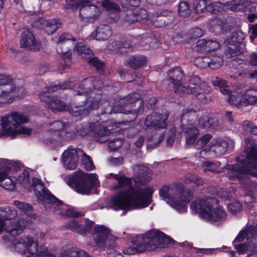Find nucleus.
Segmentation results:
<instances>
[{"label": "nucleus", "mask_w": 257, "mask_h": 257, "mask_svg": "<svg viewBox=\"0 0 257 257\" xmlns=\"http://www.w3.org/2000/svg\"><path fill=\"white\" fill-rule=\"evenodd\" d=\"M153 188L129 186L126 190L120 191L110 198L108 208L115 211L122 210V214L134 209L147 207L152 202Z\"/></svg>", "instance_id": "nucleus-1"}, {"label": "nucleus", "mask_w": 257, "mask_h": 257, "mask_svg": "<svg viewBox=\"0 0 257 257\" xmlns=\"http://www.w3.org/2000/svg\"><path fill=\"white\" fill-rule=\"evenodd\" d=\"M190 208L195 211H197L199 209L201 217L209 221L222 220L226 215L225 211L219 206L218 201L213 197L200 199L199 203L193 201Z\"/></svg>", "instance_id": "nucleus-2"}, {"label": "nucleus", "mask_w": 257, "mask_h": 257, "mask_svg": "<svg viewBox=\"0 0 257 257\" xmlns=\"http://www.w3.org/2000/svg\"><path fill=\"white\" fill-rule=\"evenodd\" d=\"M175 241L164 232L153 229L142 236H137L132 239L133 245L138 248L144 249L146 246L156 248L158 246L166 248L169 244H173Z\"/></svg>", "instance_id": "nucleus-3"}, {"label": "nucleus", "mask_w": 257, "mask_h": 257, "mask_svg": "<svg viewBox=\"0 0 257 257\" xmlns=\"http://www.w3.org/2000/svg\"><path fill=\"white\" fill-rule=\"evenodd\" d=\"M26 93L22 86L16 88L13 80L10 76L0 73V106L12 103L16 97L19 98Z\"/></svg>", "instance_id": "nucleus-4"}, {"label": "nucleus", "mask_w": 257, "mask_h": 257, "mask_svg": "<svg viewBox=\"0 0 257 257\" xmlns=\"http://www.w3.org/2000/svg\"><path fill=\"white\" fill-rule=\"evenodd\" d=\"M86 96V98L82 104L68 106V110L70 114L81 118L88 115L92 110L97 109L99 107L102 101L101 91H92Z\"/></svg>", "instance_id": "nucleus-5"}, {"label": "nucleus", "mask_w": 257, "mask_h": 257, "mask_svg": "<svg viewBox=\"0 0 257 257\" xmlns=\"http://www.w3.org/2000/svg\"><path fill=\"white\" fill-rule=\"evenodd\" d=\"M140 94L134 92L130 93L118 102L119 112L134 115L133 119L142 115L144 112V101Z\"/></svg>", "instance_id": "nucleus-6"}, {"label": "nucleus", "mask_w": 257, "mask_h": 257, "mask_svg": "<svg viewBox=\"0 0 257 257\" xmlns=\"http://www.w3.org/2000/svg\"><path fill=\"white\" fill-rule=\"evenodd\" d=\"M68 185L77 193L87 195L95 187L96 181L90 175L80 171L74 172L68 178Z\"/></svg>", "instance_id": "nucleus-7"}, {"label": "nucleus", "mask_w": 257, "mask_h": 257, "mask_svg": "<svg viewBox=\"0 0 257 257\" xmlns=\"http://www.w3.org/2000/svg\"><path fill=\"white\" fill-rule=\"evenodd\" d=\"M50 126L53 136L50 140L51 143L62 145L63 143L72 141L76 138L75 131L67 129V122L57 120L51 123Z\"/></svg>", "instance_id": "nucleus-8"}, {"label": "nucleus", "mask_w": 257, "mask_h": 257, "mask_svg": "<svg viewBox=\"0 0 257 257\" xmlns=\"http://www.w3.org/2000/svg\"><path fill=\"white\" fill-rule=\"evenodd\" d=\"M1 213L3 214L7 220H10L6 223L5 229L6 232L11 235L16 236L20 234L23 229L27 226L28 221L23 218H19L16 221L12 220L17 215V211L15 209L7 206L4 208H2Z\"/></svg>", "instance_id": "nucleus-9"}, {"label": "nucleus", "mask_w": 257, "mask_h": 257, "mask_svg": "<svg viewBox=\"0 0 257 257\" xmlns=\"http://www.w3.org/2000/svg\"><path fill=\"white\" fill-rule=\"evenodd\" d=\"M93 230V240L98 246L112 249L116 246V237L110 235V231L108 228L103 225H96Z\"/></svg>", "instance_id": "nucleus-10"}, {"label": "nucleus", "mask_w": 257, "mask_h": 257, "mask_svg": "<svg viewBox=\"0 0 257 257\" xmlns=\"http://www.w3.org/2000/svg\"><path fill=\"white\" fill-rule=\"evenodd\" d=\"M32 186L35 195L39 200L58 206L63 205V202L61 200L52 194L47 188L44 187V183L41 179L37 178H33Z\"/></svg>", "instance_id": "nucleus-11"}, {"label": "nucleus", "mask_w": 257, "mask_h": 257, "mask_svg": "<svg viewBox=\"0 0 257 257\" xmlns=\"http://www.w3.org/2000/svg\"><path fill=\"white\" fill-rule=\"evenodd\" d=\"M249 166L248 161L246 165L240 166L237 164L228 166L227 176L229 180L233 184H236V181L241 183L246 174H250L257 178V172H253Z\"/></svg>", "instance_id": "nucleus-12"}, {"label": "nucleus", "mask_w": 257, "mask_h": 257, "mask_svg": "<svg viewBox=\"0 0 257 257\" xmlns=\"http://www.w3.org/2000/svg\"><path fill=\"white\" fill-rule=\"evenodd\" d=\"M69 6L73 9L80 8V15L84 19H94L99 15L97 7L87 0H73Z\"/></svg>", "instance_id": "nucleus-13"}, {"label": "nucleus", "mask_w": 257, "mask_h": 257, "mask_svg": "<svg viewBox=\"0 0 257 257\" xmlns=\"http://www.w3.org/2000/svg\"><path fill=\"white\" fill-rule=\"evenodd\" d=\"M103 88V82L99 78L91 76L82 80L77 88L76 93L87 95L92 91L100 92Z\"/></svg>", "instance_id": "nucleus-14"}, {"label": "nucleus", "mask_w": 257, "mask_h": 257, "mask_svg": "<svg viewBox=\"0 0 257 257\" xmlns=\"http://www.w3.org/2000/svg\"><path fill=\"white\" fill-rule=\"evenodd\" d=\"M74 85L70 80L65 81L58 84H52L50 86H46L43 88L42 91L40 93L39 98L42 102H45L48 104L49 100L51 99L50 93L58 90H64L72 89Z\"/></svg>", "instance_id": "nucleus-15"}, {"label": "nucleus", "mask_w": 257, "mask_h": 257, "mask_svg": "<svg viewBox=\"0 0 257 257\" xmlns=\"http://www.w3.org/2000/svg\"><path fill=\"white\" fill-rule=\"evenodd\" d=\"M1 124L2 128V132L0 133L1 137H11L14 138L18 134L30 135L31 134V129L21 125L19 128L12 129L10 126L8 117H2Z\"/></svg>", "instance_id": "nucleus-16"}, {"label": "nucleus", "mask_w": 257, "mask_h": 257, "mask_svg": "<svg viewBox=\"0 0 257 257\" xmlns=\"http://www.w3.org/2000/svg\"><path fill=\"white\" fill-rule=\"evenodd\" d=\"M75 51L90 64H104L97 57L95 56L88 46L81 42H77L74 47Z\"/></svg>", "instance_id": "nucleus-17"}, {"label": "nucleus", "mask_w": 257, "mask_h": 257, "mask_svg": "<svg viewBox=\"0 0 257 257\" xmlns=\"http://www.w3.org/2000/svg\"><path fill=\"white\" fill-rule=\"evenodd\" d=\"M167 118V114L153 112L146 118L144 122L145 126L155 129L165 128L167 125L166 122Z\"/></svg>", "instance_id": "nucleus-18"}, {"label": "nucleus", "mask_w": 257, "mask_h": 257, "mask_svg": "<svg viewBox=\"0 0 257 257\" xmlns=\"http://www.w3.org/2000/svg\"><path fill=\"white\" fill-rule=\"evenodd\" d=\"M169 79L173 85L175 93H180L185 90V86L182 85L184 76L183 70L180 66H176L168 72Z\"/></svg>", "instance_id": "nucleus-19"}, {"label": "nucleus", "mask_w": 257, "mask_h": 257, "mask_svg": "<svg viewBox=\"0 0 257 257\" xmlns=\"http://www.w3.org/2000/svg\"><path fill=\"white\" fill-rule=\"evenodd\" d=\"M64 166L69 170L76 168L79 160L78 153L76 149L69 146L62 155Z\"/></svg>", "instance_id": "nucleus-20"}, {"label": "nucleus", "mask_w": 257, "mask_h": 257, "mask_svg": "<svg viewBox=\"0 0 257 257\" xmlns=\"http://www.w3.org/2000/svg\"><path fill=\"white\" fill-rule=\"evenodd\" d=\"M20 43L21 47L27 50L37 51L40 48V43L36 40L32 32L28 30L23 32Z\"/></svg>", "instance_id": "nucleus-21"}, {"label": "nucleus", "mask_w": 257, "mask_h": 257, "mask_svg": "<svg viewBox=\"0 0 257 257\" xmlns=\"http://www.w3.org/2000/svg\"><path fill=\"white\" fill-rule=\"evenodd\" d=\"M181 126L182 131L185 134L186 144L188 146L194 145L199 133L198 128L192 123H188V124L182 123Z\"/></svg>", "instance_id": "nucleus-22"}, {"label": "nucleus", "mask_w": 257, "mask_h": 257, "mask_svg": "<svg viewBox=\"0 0 257 257\" xmlns=\"http://www.w3.org/2000/svg\"><path fill=\"white\" fill-rule=\"evenodd\" d=\"M189 83L194 85V86L185 87V90L180 93H191L196 94V96L197 99H200L203 98L205 97L204 93L202 92V89L200 88V84L201 82L200 79L195 75L191 76L188 78Z\"/></svg>", "instance_id": "nucleus-23"}, {"label": "nucleus", "mask_w": 257, "mask_h": 257, "mask_svg": "<svg viewBox=\"0 0 257 257\" xmlns=\"http://www.w3.org/2000/svg\"><path fill=\"white\" fill-rule=\"evenodd\" d=\"M210 148L216 156H222L227 152L228 143L222 138H215L211 141Z\"/></svg>", "instance_id": "nucleus-24"}, {"label": "nucleus", "mask_w": 257, "mask_h": 257, "mask_svg": "<svg viewBox=\"0 0 257 257\" xmlns=\"http://www.w3.org/2000/svg\"><path fill=\"white\" fill-rule=\"evenodd\" d=\"M111 35V31L108 25H100L98 27L95 32L92 33L89 36V40H105Z\"/></svg>", "instance_id": "nucleus-25"}, {"label": "nucleus", "mask_w": 257, "mask_h": 257, "mask_svg": "<svg viewBox=\"0 0 257 257\" xmlns=\"http://www.w3.org/2000/svg\"><path fill=\"white\" fill-rule=\"evenodd\" d=\"M71 105H66V103L62 101L61 98L58 96H52L48 104L49 108L54 112L63 111L66 109L68 111V106H70Z\"/></svg>", "instance_id": "nucleus-26"}, {"label": "nucleus", "mask_w": 257, "mask_h": 257, "mask_svg": "<svg viewBox=\"0 0 257 257\" xmlns=\"http://www.w3.org/2000/svg\"><path fill=\"white\" fill-rule=\"evenodd\" d=\"M102 6L108 12V15L113 21H116L118 19L120 9L116 4L109 0H103Z\"/></svg>", "instance_id": "nucleus-27"}, {"label": "nucleus", "mask_w": 257, "mask_h": 257, "mask_svg": "<svg viewBox=\"0 0 257 257\" xmlns=\"http://www.w3.org/2000/svg\"><path fill=\"white\" fill-rule=\"evenodd\" d=\"M108 49L111 51L118 50L121 54H125L132 51L133 46L128 41L123 43L112 42L109 45Z\"/></svg>", "instance_id": "nucleus-28"}, {"label": "nucleus", "mask_w": 257, "mask_h": 257, "mask_svg": "<svg viewBox=\"0 0 257 257\" xmlns=\"http://www.w3.org/2000/svg\"><path fill=\"white\" fill-rule=\"evenodd\" d=\"M173 187L179 192V199L180 200L185 203L190 202L193 197L192 193L190 190L185 189L181 183H174Z\"/></svg>", "instance_id": "nucleus-29"}, {"label": "nucleus", "mask_w": 257, "mask_h": 257, "mask_svg": "<svg viewBox=\"0 0 257 257\" xmlns=\"http://www.w3.org/2000/svg\"><path fill=\"white\" fill-rule=\"evenodd\" d=\"M198 122V125L203 128H213L219 125L217 118L209 117L207 114H203L199 118Z\"/></svg>", "instance_id": "nucleus-30"}, {"label": "nucleus", "mask_w": 257, "mask_h": 257, "mask_svg": "<svg viewBox=\"0 0 257 257\" xmlns=\"http://www.w3.org/2000/svg\"><path fill=\"white\" fill-rule=\"evenodd\" d=\"M11 115L14 122H11L9 120V116H5L4 117H8V122L12 129L19 128L20 125L28 122L27 117L24 116L22 114H20L18 112H12Z\"/></svg>", "instance_id": "nucleus-31"}, {"label": "nucleus", "mask_w": 257, "mask_h": 257, "mask_svg": "<svg viewBox=\"0 0 257 257\" xmlns=\"http://www.w3.org/2000/svg\"><path fill=\"white\" fill-rule=\"evenodd\" d=\"M135 13L131 12L126 14V20L130 23H134L137 21H142L148 17L147 11L144 9H138Z\"/></svg>", "instance_id": "nucleus-32"}, {"label": "nucleus", "mask_w": 257, "mask_h": 257, "mask_svg": "<svg viewBox=\"0 0 257 257\" xmlns=\"http://www.w3.org/2000/svg\"><path fill=\"white\" fill-rule=\"evenodd\" d=\"M109 175L112 178L117 181V184L114 185L113 187L115 189L129 186L132 181L131 178L127 177L123 174L119 175V174L110 173Z\"/></svg>", "instance_id": "nucleus-33"}, {"label": "nucleus", "mask_w": 257, "mask_h": 257, "mask_svg": "<svg viewBox=\"0 0 257 257\" xmlns=\"http://www.w3.org/2000/svg\"><path fill=\"white\" fill-rule=\"evenodd\" d=\"M244 228L250 240H255L257 238V216L253 218L251 224H246Z\"/></svg>", "instance_id": "nucleus-34"}, {"label": "nucleus", "mask_w": 257, "mask_h": 257, "mask_svg": "<svg viewBox=\"0 0 257 257\" xmlns=\"http://www.w3.org/2000/svg\"><path fill=\"white\" fill-rule=\"evenodd\" d=\"M93 122H90L88 124L86 123L79 124L75 128L76 132L75 133L82 137L86 136L92 132V130L94 127Z\"/></svg>", "instance_id": "nucleus-35"}, {"label": "nucleus", "mask_w": 257, "mask_h": 257, "mask_svg": "<svg viewBox=\"0 0 257 257\" xmlns=\"http://www.w3.org/2000/svg\"><path fill=\"white\" fill-rule=\"evenodd\" d=\"M27 241L26 249L32 255L37 257L39 253L38 242L34 241L33 237L30 236L27 237Z\"/></svg>", "instance_id": "nucleus-36"}, {"label": "nucleus", "mask_w": 257, "mask_h": 257, "mask_svg": "<svg viewBox=\"0 0 257 257\" xmlns=\"http://www.w3.org/2000/svg\"><path fill=\"white\" fill-rule=\"evenodd\" d=\"M100 143L109 141L108 147L111 151H115L119 149L123 145V140L119 138H115L112 140L108 138H102L101 140H97Z\"/></svg>", "instance_id": "nucleus-37"}, {"label": "nucleus", "mask_w": 257, "mask_h": 257, "mask_svg": "<svg viewBox=\"0 0 257 257\" xmlns=\"http://www.w3.org/2000/svg\"><path fill=\"white\" fill-rule=\"evenodd\" d=\"M212 136L211 134H206L205 135H203L200 138H199V140L197 141V143H196L195 145V148L196 149L200 150L202 149L200 152V155L204 153H205L206 150L203 149L206 145L208 144V143L212 139Z\"/></svg>", "instance_id": "nucleus-38"}, {"label": "nucleus", "mask_w": 257, "mask_h": 257, "mask_svg": "<svg viewBox=\"0 0 257 257\" xmlns=\"http://www.w3.org/2000/svg\"><path fill=\"white\" fill-rule=\"evenodd\" d=\"M229 102L237 107L244 106L243 93L235 92L234 94H231L228 99Z\"/></svg>", "instance_id": "nucleus-39"}, {"label": "nucleus", "mask_w": 257, "mask_h": 257, "mask_svg": "<svg viewBox=\"0 0 257 257\" xmlns=\"http://www.w3.org/2000/svg\"><path fill=\"white\" fill-rule=\"evenodd\" d=\"M42 23L44 25V30L49 35L53 33L58 28V24L56 20L42 19Z\"/></svg>", "instance_id": "nucleus-40"}, {"label": "nucleus", "mask_w": 257, "mask_h": 257, "mask_svg": "<svg viewBox=\"0 0 257 257\" xmlns=\"http://www.w3.org/2000/svg\"><path fill=\"white\" fill-rule=\"evenodd\" d=\"M183 181L186 184L194 183L197 187L203 186L202 178L195 174H187L183 179Z\"/></svg>", "instance_id": "nucleus-41"}, {"label": "nucleus", "mask_w": 257, "mask_h": 257, "mask_svg": "<svg viewBox=\"0 0 257 257\" xmlns=\"http://www.w3.org/2000/svg\"><path fill=\"white\" fill-rule=\"evenodd\" d=\"M246 159L248 161L249 166L253 169H257V149L255 147L250 148Z\"/></svg>", "instance_id": "nucleus-42"}, {"label": "nucleus", "mask_w": 257, "mask_h": 257, "mask_svg": "<svg viewBox=\"0 0 257 257\" xmlns=\"http://www.w3.org/2000/svg\"><path fill=\"white\" fill-rule=\"evenodd\" d=\"M94 125L92 132L97 135L99 137H107L112 133L111 130H108L105 126L98 123H93Z\"/></svg>", "instance_id": "nucleus-43"}, {"label": "nucleus", "mask_w": 257, "mask_h": 257, "mask_svg": "<svg viewBox=\"0 0 257 257\" xmlns=\"http://www.w3.org/2000/svg\"><path fill=\"white\" fill-rule=\"evenodd\" d=\"M57 53L60 55L61 58L66 63H75L74 57L72 56V53L66 47L63 49L57 48Z\"/></svg>", "instance_id": "nucleus-44"}, {"label": "nucleus", "mask_w": 257, "mask_h": 257, "mask_svg": "<svg viewBox=\"0 0 257 257\" xmlns=\"http://www.w3.org/2000/svg\"><path fill=\"white\" fill-rule=\"evenodd\" d=\"M244 106L248 104H255L257 103V95L253 94V91H248L243 93Z\"/></svg>", "instance_id": "nucleus-45"}, {"label": "nucleus", "mask_w": 257, "mask_h": 257, "mask_svg": "<svg viewBox=\"0 0 257 257\" xmlns=\"http://www.w3.org/2000/svg\"><path fill=\"white\" fill-rule=\"evenodd\" d=\"M148 62V58L143 55L132 56L128 60V64H144Z\"/></svg>", "instance_id": "nucleus-46"}, {"label": "nucleus", "mask_w": 257, "mask_h": 257, "mask_svg": "<svg viewBox=\"0 0 257 257\" xmlns=\"http://www.w3.org/2000/svg\"><path fill=\"white\" fill-rule=\"evenodd\" d=\"M227 52L230 54V57L239 55L243 52L241 45L238 42L234 44H229L228 46Z\"/></svg>", "instance_id": "nucleus-47"}, {"label": "nucleus", "mask_w": 257, "mask_h": 257, "mask_svg": "<svg viewBox=\"0 0 257 257\" xmlns=\"http://www.w3.org/2000/svg\"><path fill=\"white\" fill-rule=\"evenodd\" d=\"M81 162L84 166V168L87 171H91L95 168V166L91 157L85 153L82 156Z\"/></svg>", "instance_id": "nucleus-48"}, {"label": "nucleus", "mask_w": 257, "mask_h": 257, "mask_svg": "<svg viewBox=\"0 0 257 257\" xmlns=\"http://www.w3.org/2000/svg\"><path fill=\"white\" fill-rule=\"evenodd\" d=\"M178 13L182 17L188 16L191 13L189 5L185 2H181L178 7Z\"/></svg>", "instance_id": "nucleus-49"}, {"label": "nucleus", "mask_w": 257, "mask_h": 257, "mask_svg": "<svg viewBox=\"0 0 257 257\" xmlns=\"http://www.w3.org/2000/svg\"><path fill=\"white\" fill-rule=\"evenodd\" d=\"M94 222L90 220L88 218L85 219L84 224H81L80 230H79V233L83 235H86V234L89 232L93 226Z\"/></svg>", "instance_id": "nucleus-50"}, {"label": "nucleus", "mask_w": 257, "mask_h": 257, "mask_svg": "<svg viewBox=\"0 0 257 257\" xmlns=\"http://www.w3.org/2000/svg\"><path fill=\"white\" fill-rule=\"evenodd\" d=\"M252 243L246 244L242 243H233L234 248L237 251L239 254H244L249 250L250 251Z\"/></svg>", "instance_id": "nucleus-51"}, {"label": "nucleus", "mask_w": 257, "mask_h": 257, "mask_svg": "<svg viewBox=\"0 0 257 257\" xmlns=\"http://www.w3.org/2000/svg\"><path fill=\"white\" fill-rule=\"evenodd\" d=\"M7 180L2 183V186L5 189L9 191H13L15 190L17 183V179L15 177L7 178Z\"/></svg>", "instance_id": "nucleus-52"}, {"label": "nucleus", "mask_w": 257, "mask_h": 257, "mask_svg": "<svg viewBox=\"0 0 257 257\" xmlns=\"http://www.w3.org/2000/svg\"><path fill=\"white\" fill-rule=\"evenodd\" d=\"M81 224L75 219L67 221L65 224V227L67 229H69L74 232H77L79 233Z\"/></svg>", "instance_id": "nucleus-53"}, {"label": "nucleus", "mask_w": 257, "mask_h": 257, "mask_svg": "<svg viewBox=\"0 0 257 257\" xmlns=\"http://www.w3.org/2000/svg\"><path fill=\"white\" fill-rule=\"evenodd\" d=\"M211 30L216 33H219L223 30V22L219 19L213 20L210 23Z\"/></svg>", "instance_id": "nucleus-54"}, {"label": "nucleus", "mask_w": 257, "mask_h": 257, "mask_svg": "<svg viewBox=\"0 0 257 257\" xmlns=\"http://www.w3.org/2000/svg\"><path fill=\"white\" fill-rule=\"evenodd\" d=\"M209 58L207 57H199L197 58L195 60V63H205L206 64H214L217 63H220V61L219 60H221L220 58L217 57H214L211 61H209Z\"/></svg>", "instance_id": "nucleus-55"}, {"label": "nucleus", "mask_w": 257, "mask_h": 257, "mask_svg": "<svg viewBox=\"0 0 257 257\" xmlns=\"http://www.w3.org/2000/svg\"><path fill=\"white\" fill-rule=\"evenodd\" d=\"M227 209L232 214H236L242 210V206L240 202L235 201L230 203L227 206Z\"/></svg>", "instance_id": "nucleus-56"}, {"label": "nucleus", "mask_w": 257, "mask_h": 257, "mask_svg": "<svg viewBox=\"0 0 257 257\" xmlns=\"http://www.w3.org/2000/svg\"><path fill=\"white\" fill-rule=\"evenodd\" d=\"M245 238L248 240H250L248 237V235L245 228L243 227L242 229L239 231L238 234L236 235L235 239L233 241L232 243H242L244 240Z\"/></svg>", "instance_id": "nucleus-57"}, {"label": "nucleus", "mask_w": 257, "mask_h": 257, "mask_svg": "<svg viewBox=\"0 0 257 257\" xmlns=\"http://www.w3.org/2000/svg\"><path fill=\"white\" fill-rule=\"evenodd\" d=\"M208 0H199L196 3L195 10L197 13L204 12L205 10L207 11Z\"/></svg>", "instance_id": "nucleus-58"}, {"label": "nucleus", "mask_w": 257, "mask_h": 257, "mask_svg": "<svg viewBox=\"0 0 257 257\" xmlns=\"http://www.w3.org/2000/svg\"><path fill=\"white\" fill-rule=\"evenodd\" d=\"M70 40L68 35L63 34L60 35L58 39L57 48L59 49L66 48L67 45V41Z\"/></svg>", "instance_id": "nucleus-59"}, {"label": "nucleus", "mask_w": 257, "mask_h": 257, "mask_svg": "<svg viewBox=\"0 0 257 257\" xmlns=\"http://www.w3.org/2000/svg\"><path fill=\"white\" fill-rule=\"evenodd\" d=\"M207 11L213 13L219 12L222 9V4L221 3H211L208 1Z\"/></svg>", "instance_id": "nucleus-60"}, {"label": "nucleus", "mask_w": 257, "mask_h": 257, "mask_svg": "<svg viewBox=\"0 0 257 257\" xmlns=\"http://www.w3.org/2000/svg\"><path fill=\"white\" fill-rule=\"evenodd\" d=\"M14 204L18 209L24 212L32 211L33 209V207L31 205L28 203L21 202L19 200L14 201Z\"/></svg>", "instance_id": "nucleus-61"}, {"label": "nucleus", "mask_w": 257, "mask_h": 257, "mask_svg": "<svg viewBox=\"0 0 257 257\" xmlns=\"http://www.w3.org/2000/svg\"><path fill=\"white\" fill-rule=\"evenodd\" d=\"M172 187L170 186H164L159 189V195L163 200H170L171 196L170 195V190Z\"/></svg>", "instance_id": "nucleus-62"}, {"label": "nucleus", "mask_w": 257, "mask_h": 257, "mask_svg": "<svg viewBox=\"0 0 257 257\" xmlns=\"http://www.w3.org/2000/svg\"><path fill=\"white\" fill-rule=\"evenodd\" d=\"M172 206L174 208L179 212H185L187 209L186 203L180 200V201H173L172 202Z\"/></svg>", "instance_id": "nucleus-63"}, {"label": "nucleus", "mask_w": 257, "mask_h": 257, "mask_svg": "<svg viewBox=\"0 0 257 257\" xmlns=\"http://www.w3.org/2000/svg\"><path fill=\"white\" fill-rule=\"evenodd\" d=\"M18 180L20 184L26 185L30 183V174L27 170H24L22 173L20 174L18 177Z\"/></svg>", "instance_id": "nucleus-64"}]
</instances>
